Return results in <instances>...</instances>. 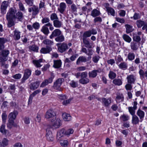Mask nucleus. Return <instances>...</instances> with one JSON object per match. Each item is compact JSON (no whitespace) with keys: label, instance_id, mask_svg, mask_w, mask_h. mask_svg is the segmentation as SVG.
<instances>
[{"label":"nucleus","instance_id":"obj_61","mask_svg":"<svg viewBox=\"0 0 147 147\" xmlns=\"http://www.w3.org/2000/svg\"><path fill=\"white\" fill-rule=\"evenodd\" d=\"M70 86L73 88H75L78 86V84L77 82H75L74 80L71 81L70 83Z\"/></svg>","mask_w":147,"mask_h":147},{"label":"nucleus","instance_id":"obj_20","mask_svg":"<svg viewBox=\"0 0 147 147\" xmlns=\"http://www.w3.org/2000/svg\"><path fill=\"white\" fill-rule=\"evenodd\" d=\"M54 78V76L53 77H51L49 78L48 79L45 80L42 82L41 83L40 87H43L47 85L48 84L51 83L53 81V80Z\"/></svg>","mask_w":147,"mask_h":147},{"label":"nucleus","instance_id":"obj_23","mask_svg":"<svg viewBox=\"0 0 147 147\" xmlns=\"http://www.w3.org/2000/svg\"><path fill=\"white\" fill-rule=\"evenodd\" d=\"M140 45V43H138L134 41L132 42L130 44L131 49L133 51L137 50Z\"/></svg>","mask_w":147,"mask_h":147},{"label":"nucleus","instance_id":"obj_36","mask_svg":"<svg viewBox=\"0 0 147 147\" xmlns=\"http://www.w3.org/2000/svg\"><path fill=\"white\" fill-rule=\"evenodd\" d=\"M61 65V62L60 60L54 61V64L53 67L55 68L60 67Z\"/></svg>","mask_w":147,"mask_h":147},{"label":"nucleus","instance_id":"obj_27","mask_svg":"<svg viewBox=\"0 0 147 147\" xmlns=\"http://www.w3.org/2000/svg\"><path fill=\"white\" fill-rule=\"evenodd\" d=\"M24 16L22 12L20 11L16 12V14L15 19H17L18 20L21 21L23 19Z\"/></svg>","mask_w":147,"mask_h":147},{"label":"nucleus","instance_id":"obj_49","mask_svg":"<svg viewBox=\"0 0 147 147\" xmlns=\"http://www.w3.org/2000/svg\"><path fill=\"white\" fill-rule=\"evenodd\" d=\"M109 76L110 79H114L116 76V74L112 71H110L109 72Z\"/></svg>","mask_w":147,"mask_h":147},{"label":"nucleus","instance_id":"obj_51","mask_svg":"<svg viewBox=\"0 0 147 147\" xmlns=\"http://www.w3.org/2000/svg\"><path fill=\"white\" fill-rule=\"evenodd\" d=\"M120 119H122L123 121L125 122L129 120V117L127 115H125L123 114L121 116Z\"/></svg>","mask_w":147,"mask_h":147},{"label":"nucleus","instance_id":"obj_63","mask_svg":"<svg viewBox=\"0 0 147 147\" xmlns=\"http://www.w3.org/2000/svg\"><path fill=\"white\" fill-rule=\"evenodd\" d=\"M7 41V40L6 38H0V45H4V44Z\"/></svg>","mask_w":147,"mask_h":147},{"label":"nucleus","instance_id":"obj_48","mask_svg":"<svg viewBox=\"0 0 147 147\" xmlns=\"http://www.w3.org/2000/svg\"><path fill=\"white\" fill-rule=\"evenodd\" d=\"M91 36L90 31L88 30L85 32L82 35L83 38H87Z\"/></svg>","mask_w":147,"mask_h":147},{"label":"nucleus","instance_id":"obj_45","mask_svg":"<svg viewBox=\"0 0 147 147\" xmlns=\"http://www.w3.org/2000/svg\"><path fill=\"white\" fill-rule=\"evenodd\" d=\"M41 31L46 35H47L49 32L48 28L46 26H43L42 27Z\"/></svg>","mask_w":147,"mask_h":147},{"label":"nucleus","instance_id":"obj_33","mask_svg":"<svg viewBox=\"0 0 147 147\" xmlns=\"http://www.w3.org/2000/svg\"><path fill=\"white\" fill-rule=\"evenodd\" d=\"M59 6L60 8L58 9V10L61 13H63L66 9V4L65 3L62 2L60 3Z\"/></svg>","mask_w":147,"mask_h":147},{"label":"nucleus","instance_id":"obj_39","mask_svg":"<svg viewBox=\"0 0 147 147\" xmlns=\"http://www.w3.org/2000/svg\"><path fill=\"white\" fill-rule=\"evenodd\" d=\"M118 65L120 69L123 70L126 69L127 68V64L125 62H121Z\"/></svg>","mask_w":147,"mask_h":147},{"label":"nucleus","instance_id":"obj_28","mask_svg":"<svg viewBox=\"0 0 147 147\" xmlns=\"http://www.w3.org/2000/svg\"><path fill=\"white\" fill-rule=\"evenodd\" d=\"M62 117L63 120L65 121H69L71 119V117L70 115L66 113H64L63 114Z\"/></svg>","mask_w":147,"mask_h":147},{"label":"nucleus","instance_id":"obj_43","mask_svg":"<svg viewBox=\"0 0 147 147\" xmlns=\"http://www.w3.org/2000/svg\"><path fill=\"white\" fill-rule=\"evenodd\" d=\"M89 82L90 80L87 78L83 79H80L79 80V83L82 84H86L89 83Z\"/></svg>","mask_w":147,"mask_h":147},{"label":"nucleus","instance_id":"obj_38","mask_svg":"<svg viewBox=\"0 0 147 147\" xmlns=\"http://www.w3.org/2000/svg\"><path fill=\"white\" fill-rule=\"evenodd\" d=\"M135 54L134 53L130 52L127 55V58L129 61H131L135 59Z\"/></svg>","mask_w":147,"mask_h":147},{"label":"nucleus","instance_id":"obj_25","mask_svg":"<svg viewBox=\"0 0 147 147\" xmlns=\"http://www.w3.org/2000/svg\"><path fill=\"white\" fill-rule=\"evenodd\" d=\"M139 73L141 79L143 80L145 77L147 78V70L144 72L142 69H140L139 70Z\"/></svg>","mask_w":147,"mask_h":147},{"label":"nucleus","instance_id":"obj_24","mask_svg":"<svg viewBox=\"0 0 147 147\" xmlns=\"http://www.w3.org/2000/svg\"><path fill=\"white\" fill-rule=\"evenodd\" d=\"M41 91L40 90H37L35 91L32 93L30 96L28 100V104H30L32 103L33 98L34 96L36 94L39 93Z\"/></svg>","mask_w":147,"mask_h":147},{"label":"nucleus","instance_id":"obj_3","mask_svg":"<svg viewBox=\"0 0 147 147\" xmlns=\"http://www.w3.org/2000/svg\"><path fill=\"white\" fill-rule=\"evenodd\" d=\"M64 81V79L63 78H59L56 80L54 83L53 86V88L55 90L59 91H62L63 89L61 87V86Z\"/></svg>","mask_w":147,"mask_h":147},{"label":"nucleus","instance_id":"obj_37","mask_svg":"<svg viewBox=\"0 0 147 147\" xmlns=\"http://www.w3.org/2000/svg\"><path fill=\"white\" fill-rule=\"evenodd\" d=\"M100 14V13L99 11L96 9H95L91 11L90 15L93 17H96L99 16Z\"/></svg>","mask_w":147,"mask_h":147},{"label":"nucleus","instance_id":"obj_44","mask_svg":"<svg viewBox=\"0 0 147 147\" xmlns=\"http://www.w3.org/2000/svg\"><path fill=\"white\" fill-rule=\"evenodd\" d=\"M60 141V143L62 146L66 147L68 145V142L67 140L60 139L59 140Z\"/></svg>","mask_w":147,"mask_h":147},{"label":"nucleus","instance_id":"obj_64","mask_svg":"<svg viewBox=\"0 0 147 147\" xmlns=\"http://www.w3.org/2000/svg\"><path fill=\"white\" fill-rule=\"evenodd\" d=\"M32 26L34 29L38 30L39 28L40 25L38 22H36L33 24Z\"/></svg>","mask_w":147,"mask_h":147},{"label":"nucleus","instance_id":"obj_12","mask_svg":"<svg viewBox=\"0 0 147 147\" xmlns=\"http://www.w3.org/2000/svg\"><path fill=\"white\" fill-rule=\"evenodd\" d=\"M52 123V125L55 128H59L62 125L61 120L59 118L55 119Z\"/></svg>","mask_w":147,"mask_h":147},{"label":"nucleus","instance_id":"obj_40","mask_svg":"<svg viewBox=\"0 0 147 147\" xmlns=\"http://www.w3.org/2000/svg\"><path fill=\"white\" fill-rule=\"evenodd\" d=\"M126 28V32L127 33H129L132 32L134 30L133 26L129 24H126L125 25Z\"/></svg>","mask_w":147,"mask_h":147},{"label":"nucleus","instance_id":"obj_14","mask_svg":"<svg viewBox=\"0 0 147 147\" xmlns=\"http://www.w3.org/2000/svg\"><path fill=\"white\" fill-rule=\"evenodd\" d=\"M62 32L59 29H56L52 32L51 35L49 36V38L50 39H52L54 37H57L58 36H60Z\"/></svg>","mask_w":147,"mask_h":147},{"label":"nucleus","instance_id":"obj_26","mask_svg":"<svg viewBox=\"0 0 147 147\" xmlns=\"http://www.w3.org/2000/svg\"><path fill=\"white\" fill-rule=\"evenodd\" d=\"M40 82L36 81L31 84L30 85V88L32 90H34L37 89L39 86Z\"/></svg>","mask_w":147,"mask_h":147},{"label":"nucleus","instance_id":"obj_19","mask_svg":"<svg viewBox=\"0 0 147 147\" xmlns=\"http://www.w3.org/2000/svg\"><path fill=\"white\" fill-rule=\"evenodd\" d=\"M83 42L84 44L85 47L90 49L92 48L93 44V42L90 43L89 41L87 38H83Z\"/></svg>","mask_w":147,"mask_h":147},{"label":"nucleus","instance_id":"obj_62","mask_svg":"<svg viewBox=\"0 0 147 147\" xmlns=\"http://www.w3.org/2000/svg\"><path fill=\"white\" fill-rule=\"evenodd\" d=\"M7 117V115L5 112H4L2 114V118L3 121L5 122L6 121Z\"/></svg>","mask_w":147,"mask_h":147},{"label":"nucleus","instance_id":"obj_18","mask_svg":"<svg viewBox=\"0 0 147 147\" xmlns=\"http://www.w3.org/2000/svg\"><path fill=\"white\" fill-rule=\"evenodd\" d=\"M87 61V59L85 56H80L77 60L76 64L77 65H79L81 63L86 62Z\"/></svg>","mask_w":147,"mask_h":147},{"label":"nucleus","instance_id":"obj_9","mask_svg":"<svg viewBox=\"0 0 147 147\" xmlns=\"http://www.w3.org/2000/svg\"><path fill=\"white\" fill-rule=\"evenodd\" d=\"M39 11V9L38 7L35 5H33L32 7L28 9V11L29 12L32 11V15L34 16H36L38 13Z\"/></svg>","mask_w":147,"mask_h":147},{"label":"nucleus","instance_id":"obj_31","mask_svg":"<svg viewBox=\"0 0 147 147\" xmlns=\"http://www.w3.org/2000/svg\"><path fill=\"white\" fill-rule=\"evenodd\" d=\"M124 99V96L122 94H119L117 95L116 101L117 103H120L123 101Z\"/></svg>","mask_w":147,"mask_h":147},{"label":"nucleus","instance_id":"obj_46","mask_svg":"<svg viewBox=\"0 0 147 147\" xmlns=\"http://www.w3.org/2000/svg\"><path fill=\"white\" fill-rule=\"evenodd\" d=\"M20 32L15 30L14 31V38L15 40H18L20 38Z\"/></svg>","mask_w":147,"mask_h":147},{"label":"nucleus","instance_id":"obj_54","mask_svg":"<svg viewBox=\"0 0 147 147\" xmlns=\"http://www.w3.org/2000/svg\"><path fill=\"white\" fill-rule=\"evenodd\" d=\"M128 109L129 113L132 116L135 115V110L136 109L132 108V107H128Z\"/></svg>","mask_w":147,"mask_h":147},{"label":"nucleus","instance_id":"obj_53","mask_svg":"<svg viewBox=\"0 0 147 147\" xmlns=\"http://www.w3.org/2000/svg\"><path fill=\"white\" fill-rule=\"evenodd\" d=\"M100 58V57L98 55H94L92 58V61L95 63H97L98 62Z\"/></svg>","mask_w":147,"mask_h":147},{"label":"nucleus","instance_id":"obj_11","mask_svg":"<svg viewBox=\"0 0 147 147\" xmlns=\"http://www.w3.org/2000/svg\"><path fill=\"white\" fill-rule=\"evenodd\" d=\"M105 6L108 14L114 16H115V11L114 9L111 7H109V4L108 3H106L105 4Z\"/></svg>","mask_w":147,"mask_h":147},{"label":"nucleus","instance_id":"obj_50","mask_svg":"<svg viewBox=\"0 0 147 147\" xmlns=\"http://www.w3.org/2000/svg\"><path fill=\"white\" fill-rule=\"evenodd\" d=\"M145 22L144 21L141 20H138L136 22V24L138 28L141 27L144 24Z\"/></svg>","mask_w":147,"mask_h":147},{"label":"nucleus","instance_id":"obj_16","mask_svg":"<svg viewBox=\"0 0 147 147\" xmlns=\"http://www.w3.org/2000/svg\"><path fill=\"white\" fill-rule=\"evenodd\" d=\"M127 79L128 83L134 84L135 83L136 77L134 75L132 74L128 76L127 77Z\"/></svg>","mask_w":147,"mask_h":147},{"label":"nucleus","instance_id":"obj_15","mask_svg":"<svg viewBox=\"0 0 147 147\" xmlns=\"http://www.w3.org/2000/svg\"><path fill=\"white\" fill-rule=\"evenodd\" d=\"M136 114L139 117L140 122H142L145 116L144 112L139 108L137 111Z\"/></svg>","mask_w":147,"mask_h":147},{"label":"nucleus","instance_id":"obj_17","mask_svg":"<svg viewBox=\"0 0 147 147\" xmlns=\"http://www.w3.org/2000/svg\"><path fill=\"white\" fill-rule=\"evenodd\" d=\"M65 134V130L62 129L59 131L57 133V139L58 140H60L61 138L63 137Z\"/></svg>","mask_w":147,"mask_h":147},{"label":"nucleus","instance_id":"obj_13","mask_svg":"<svg viewBox=\"0 0 147 147\" xmlns=\"http://www.w3.org/2000/svg\"><path fill=\"white\" fill-rule=\"evenodd\" d=\"M46 136L47 140L49 141H52L53 140V138L50 128H47L46 129Z\"/></svg>","mask_w":147,"mask_h":147},{"label":"nucleus","instance_id":"obj_34","mask_svg":"<svg viewBox=\"0 0 147 147\" xmlns=\"http://www.w3.org/2000/svg\"><path fill=\"white\" fill-rule=\"evenodd\" d=\"M102 102L104 104L105 106L107 107L111 103V99L110 98L106 99L105 98H103L102 99Z\"/></svg>","mask_w":147,"mask_h":147},{"label":"nucleus","instance_id":"obj_58","mask_svg":"<svg viewBox=\"0 0 147 147\" xmlns=\"http://www.w3.org/2000/svg\"><path fill=\"white\" fill-rule=\"evenodd\" d=\"M5 125H2L0 128V131L3 134H6L7 133V130L5 129Z\"/></svg>","mask_w":147,"mask_h":147},{"label":"nucleus","instance_id":"obj_29","mask_svg":"<svg viewBox=\"0 0 147 147\" xmlns=\"http://www.w3.org/2000/svg\"><path fill=\"white\" fill-rule=\"evenodd\" d=\"M140 122V119L136 115H134L132 116V123L134 125H136L139 123Z\"/></svg>","mask_w":147,"mask_h":147},{"label":"nucleus","instance_id":"obj_55","mask_svg":"<svg viewBox=\"0 0 147 147\" xmlns=\"http://www.w3.org/2000/svg\"><path fill=\"white\" fill-rule=\"evenodd\" d=\"M133 40L134 41L138 43L141 41V38L139 36L135 35L133 37Z\"/></svg>","mask_w":147,"mask_h":147},{"label":"nucleus","instance_id":"obj_10","mask_svg":"<svg viewBox=\"0 0 147 147\" xmlns=\"http://www.w3.org/2000/svg\"><path fill=\"white\" fill-rule=\"evenodd\" d=\"M8 6V2L7 1H4L1 3L0 7L1 13L2 14H5L6 11V9Z\"/></svg>","mask_w":147,"mask_h":147},{"label":"nucleus","instance_id":"obj_5","mask_svg":"<svg viewBox=\"0 0 147 147\" xmlns=\"http://www.w3.org/2000/svg\"><path fill=\"white\" fill-rule=\"evenodd\" d=\"M9 53V51L7 49L3 50L0 52V62H3L4 60L7 61V57Z\"/></svg>","mask_w":147,"mask_h":147},{"label":"nucleus","instance_id":"obj_4","mask_svg":"<svg viewBox=\"0 0 147 147\" xmlns=\"http://www.w3.org/2000/svg\"><path fill=\"white\" fill-rule=\"evenodd\" d=\"M56 112L53 110L51 109L47 111L45 117L47 119H50L51 122H52L56 118Z\"/></svg>","mask_w":147,"mask_h":147},{"label":"nucleus","instance_id":"obj_57","mask_svg":"<svg viewBox=\"0 0 147 147\" xmlns=\"http://www.w3.org/2000/svg\"><path fill=\"white\" fill-rule=\"evenodd\" d=\"M30 49L33 51L38 52V47L35 45H33L29 47Z\"/></svg>","mask_w":147,"mask_h":147},{"label":"nucleus","instance_id":"obj_47","mask_svg":"<svg viewBox=\"0 0 147 147\" xmlns=\"http://www.w3.org/2000/svg\"><path fill=\"white\" fill-rule=\"evenodd\" d=\"M122 38L125 41L128 43L130 42L131 40L130 36L125 34L123 35Z\"/></svg>","mask_w":147,"mask_h":147},{"label":"nucleus","instance_id":"obj_41","mask_svg":"<svg viewBox=\"0 0 147 147\" xmlns=\"http://www.w3.org/2000/svg\"><path fill=\"white\" fill-rule=\"evenodd\" d=\"M53 22L54 26L56 28H59L62 26V22L58 20H54Z\"/></svg>","mask_w":147,"mask_h":147},{"label":"nucleus","instance_id":"obj_7","mask_svg":"<svg viewBox=\"0 0 147 147\" xmlns=\"http://www.w3.org/2000/svg\"><path fill=\"white\" fill-rule=\"evenodd\" d=\"M24 71L23 76L21 79V83H22L25 82L30 76L32 73L31 70L28 68L25 69Z\"/></svg>","mask_w":147,"mask_h":147},{"label":"nucleus","instance_id":"obj_1","mask_svg":"<svg viewBox=\"0 0 147 147\" xmlns=\"http://www.w3.org/2000/svg\"><path fill=\"white\" fill-rule=\"evenodd\" d=\"M17 10L15 8H10L8 10L6 16V18L7 21V25L10 28L15 25L16 14Z\"/></svg>","mask_w":147,"mask_h":147},{"label":"nucleus","instance_id":"obj_32","mask_svg":"<svg viewBox=\"0 0 147 147\" xmlns=\"http://www.w3.org/2000/svg\"><path fill=\"white\" fill-rule=\"evenodd\" d=\"M52 49L49 47H47L46 48H42L40 50V52L42 53L46 54L49 53L51 51Z\"/></svg>","mask_w":147,"mask_h":147},{"label":"nucleus","instance_id":"obj_56","mask_svg":"<svg viewBox=\"0 0 147 147\" xmlns=\"http://www.w3.org/2000/svg\"><path fill=\"white\" fill-rule=\"evenodd\" d=\"M18 5L20 10L23 12H26V9L23 4L20 2H19Z\"/></svg>","mask_w":147,"mask_h":147},{"label":"nucleus","instance_id":"obj_21","mask_svg":"<svg viewBox=\"0 0 147 147\" xmlns=\"http://www.w3.org/2000/svg\"><path fill=\"white\" fill-rule=\"evenodd\" d=\"M82 51L85 53L86 55L91 56L92 55L94 51L92 49H87L84 47H82Z\"/></svg>","mask_w":147,"mask_h":147},{"label":"nucleus","instance_id":"obj_8","mask_svg":"<svg viewBox=\"0 0 147 147\" xmlns=\"http://www.w3.org/2000/svg\"><path fill=\"white\" fill-rule=\"evenodd\" d=\"M102 71V70L100 68L94 69L88 73L89 77L90 78H95L97 75V73H100Z\"/></svg>","mask_w":147,"mask_h":147},{"label":"nucleus","instance_id":"obj_42","mask_svg":"<svg viewBox=\"0 0 147 147\" xmlns=\"http://www.w3.org/2000/svg\"><path fill=\"white\" fill-rule=\"evenodd\" d=\"M55 40L58 42H61L64 41L65 40L64 36L62 34L56 37L55 39Z\"/></svg>","mask_w":147,"mask_h":147},{"label":"nucleus","instance_id":"obj_2","mask_svg":"<svg viewBox=\"0 0 147 147\" xmlns=\"http://www.w3.org/2000/svg\"><path fill=\"white\" fill-rule=\"evenodd\" d=\"M18 114V112L16 111H14L13 112L10 113L8 116L9 120L7 124V127L9 128L11 127L12 126L13 124L14 121L17 115Z\"/></svg>","mask_w":147,"mask_h":147},{"label":"nucleus","instance_id":"obj_52","mask_svg":"<svg viewBox=\"0 0 147 147\" xmlns=\"http://www.w3.org/2000/svg\"><path fill=\"white\" fill-rule=\"evenodd\" d=\"M43 43L46 45L51 46L53 44V42L51 40L48 39H46L43 41Z\"/></svg>","mask_w":147,"mask_h":147},{"label":"nucleus","instance_id":"obj_30","mask_svg":"<svg viewBox=\"0 0 147 147\" xmlns=\"http://www.w3.org/2000/svg\"><path fill=\"white\" fill-rule=\"evenodd\" d=\"M42 59H40L38 60H33L32 61L33 63L37 67H40L42 65L41 64V63L43 61Z\"/></svg>","mask_w":147,"mask_h":147},{"label":"nucleus","instance_id":"obj_22","mask_svg":"<svg viewBox=\"0 0 147 147\" xmlns=\"http://www.w3.org/2000/svg\"><path fill=\"white\" fill-rule=\"evenodd\" d=\"M9 140L6 138H3L0 141V147H5L9 145Z\"/></svg>","mask_w":147,"mask_h":147},{"label":"nucleus","instance_id":"obj_60","mask_svg":"<svg viewBox=\"0 0 147 147\" xmlns=\"http://www.w3.org/2000/svg\"><path fill=\"white\" fill-rule=\"evenodd\" d=\"M74 132V130L72 129H69L66 131H65V134L67 136H69L72 134Z\"/></svg>","mask_w":147,"mask_h":147},{"label":"nucleus","instance_id":"obj_35","mask_svg":"<svg viewBox=\"0 0 147 147\" xmlns=\"http://www.w3.org/2000/svg\"><path fill=\"white\" fill-rule=\"evenodd\" d=\"M113 84L115 85L120 86L122 84V79L115 78L114 79L112 82Z\"/></svg>","mask_w":147,"mask_h":147},{"label":"nucleus","instance_id":"obj_6","mask_svg":"<svg viewBox=\"0 0 147 147\" xmlns=\"http://www.w3.org/2000/svg\"><path fill=\"white\" fill-rule=\"evenodd\" d=\"M56 45L58 47V51L61 53H63L69 49L67 44L65 42L57 43Z\"/></svg>","mask_w":147,"mask_h":147},{"label":"nucleus","instance_id":"obj_59","mask_svg":"<svg viewBox=\"0 0 147 147\" xmlns=\"http://www.w3.org/2000/svg\"><path fill=\"white\" fill-rule=\"evenodd\" d=\"M50 18L51 20H54L58 19V17L55 13L52 14L50 16Z\"/></svg>","mask_w":147,"mask_h":147}]
</instances>
